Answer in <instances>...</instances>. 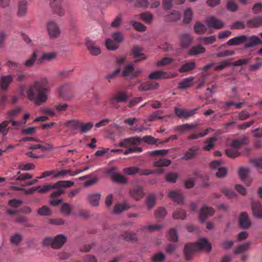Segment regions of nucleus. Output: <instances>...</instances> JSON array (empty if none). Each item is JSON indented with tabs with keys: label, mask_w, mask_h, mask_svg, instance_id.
<instances>
[{
	"label": "nucleus",
	"mask_w": 262,
	"mask_h": 262,
	"mask_svg": "<svg viewBox=\"0 0 262 262\" xmlns=\"http://www.w3.org/2000/svg\"><path fill=\"white\" fill-rule=\"evenodd\" d=\"M49 84V81L46 77H42L34 81L27 90L28 98L31 101L34 100L37 105L46 102L50 92Z\"/></svg>",
	"instance_id": "f257e3e1"
},
{
	"label": "nucleus",
	"mask_w": 262,
	"mask_h": 262,
	"mask_svg": "<svg viewBox=\"0 0 262 262\" xmlns=\"http://www.w3.org/2000/svg\"><path fill=\"white\" fill-rule=\"evenodd\" d=\"M211 249V245L205 238L200 239L196 243H188L185 245L184 255L186 260L192 258L194 252L199 250H205L209 252Z\"/></svg>",
	"instance_id": "f03ea898"
},
{
	"label": "nucleus",
	"mask_w": 262,
	"mask_h": 262,
	"mask_svg": "<svg viewBox=\"0 0 262 262\" xmlns=\"http://www.w3.org/2000/svg\"><path fill=\"white\" fill-rule=\"evenodd\" d=\"M128 99V97L126 92L118 91L112 94L108 100L104 102V106L107 107L108 105H110L113 107L118 108L120 107V103H125Z\"/></svg>",
	"instance_id": "7ed1b4c3"
},
{
	"label": "nucleus",
	"mask_w": 262,
	"mask_h": 262,
	"mask_svg": "<svg viewBox=\"0 0 262 262\" xmlns=\"http://www.w3.org/2000/svg\"><path fill=\"white\" fill-rule=\"evenodd\" d=\"M67 237L63 234H60L54 237H47L44 239L43 244L45 246L50 245L55 249L61 248L67 241Z\"/></svg>",
	"instance_id": "20e7f679"
},
{
	"label": "nucleus",
	"mask_w": 262,
	"mask_h": 262,
	"mask_svg": "<svg viewBox=\"0 0 262 262\" xmlns=\"http://www.w3.org/2000/svg\"><path fill=\"white\" fill-rule=\"evenodd\" d=\"M74 183L72 181H60L55 183L53 185L46 184L42 186L37 187L38 192L40 193H45L50 190L53 189V187H70L74 185Z\"/></svg>",
	"instance_id": "39448f33"
},
{
	"label": "nucleus",
	"mask_w": 262,
	"mask_h": 262,
	"mask_svg": "<svg viewBox=\"0 0 262 262\" xmlns=\"http://www.w3.org/2000/svg\"><path fill=\"white\" fill-rule=\"evenodd\" d=\"M12 124V126L17 128L21 125L22 122L20 121H16L13 119H9L3 121L0 124V134L4 136H6L10 129H12V126H9L10 123Z\"/></svg>",
	"instance_id": "423d86ee"
},
{
	"label": "nucleus",
	"mask_w": 262,
	"mask_h": 262,
	"mask_svg": "<svg viewBox=\"0 0 262 262\" xmlns=\"http://www.w3.org/2000/svg\"><path fill=\"white\" fill-rule=\"evenodd\" d=\"M123 172L125 174L129 176L136 174H139V175H148L152 173V172L149 169H141L135 166L124 168Z\"/></svg>",
	"instance_id": "0eeeda50"
},
{
	"label": "nucleus",
	"mask_w": 262,
	"mask_h": 262,
	"mask_svg": "<svg viewBox=\"0 0 262 262\" xmlns=\"http://www.w3.org/2000/svg\"><path fill=\"white\" fill-rule=\"evenodd\" d=\"M47 29L49 35L51 38H56L59 37L60 34V31L59 27L53 21H50L47 23Z\"/></svg>",
	"instance_id": "6e6552de"
},
{
	"label": "nucleus",
	"mask_w": 262,
	"mask_h": 262,
	"mask_svg": "<svg viewBox=\"0 0 262 262\" xmlns=\"http://www.w3.org/2000/svg\"><path fill=\"white\" fill-rule=\"evenodd\" d=\"M177 75L173 73L168 74L163 71H157L151 73L148 78L150 79H160L174 78Z\"/></svg>",
	"instance_id": "1a4fd4ad"
},
{
	"label": "nucleus",
	"mask_w": 262,
	"mask_h": 262,
	"mask_svg": "<svg viewBox=\"0 0 262 262\" xmlns=\"http://www.w3.org/2000/svg\"><path fill=\"white\" fill-rule=\"evenodd\" d=\"M246 41L245 42L244 48H253L258 45H262V41L256 35L248 36L246 35Z\"/></svg>",
	"instance_id": "9d476101"
},
{
	"label": "nucleus",
	"mask_w": 262,
	"mask_h": 262,
	"mask_svg": "<svg viewBox=\"0 0 262 262\" xmlns=\"http://www.w3.org/2000/svg\"><path fill=\"white\" fill-rule=\"evenodd\" d=\"M198 110V108H196L191 110H187L185 109L175 107L174 113L179 118L183 117L185 119H187L188 117L194 115L195 114L196 111Z\"/></svg>",
	"instance_id": "9b49d317"
},
{
	"label": "nucleus",
	"mask_w": 262,
	"mask_h": 262,
	"mask_svg": "<svg viewBox=\"0 0 262 262\" xmlns=\"http://www.w3.org/2000/svg\"><path fill=\"white\" fill-rule=\"evenodd\" d=\"M213 214L214 209L205 205L200 210L199 213L200 220L201 222L204 223L207 220L208 216H212Z\"/></svg>",
	"instance_id": "f8f14e48"
},
{
	"label": "nucleus",
	"mask_w": 262,
	"mask_h": 262,
	"mask_svg": "<svg viewBox=\"0 0 262 262\" xmlns=\"http://www.w3.org/2000/svg\"><path fill=\"white\" fill-rule=\"evenodd\" d=\"M62 1L49 0L53 11L59 16H62L64 14V10L61 7Z\"/></svg>",
	"instance_id": "ddd939ff"
},
{
	"label": "nucleus",
	"mask_w": 262,
	"mask_h": 262,
	"mask_svg": "<svg viewBox=\"0 0 262 262\" xmlns=\"http://www.w3.org/2000/svg\"><path fill=\"white\" fill-rule=\"evenodd\" d=\"M86 46L92 55L97 56L101 53L100 48L95 42L88 40L86 42Z\"/></svg>",
	"instance_id": "4468645a"
},
{
	"label": "nucleus",
	"mask_w": 262,
	"mask_h": 262,
	"mask_svg": "<svg viewBox=\"0 0 262 262\" xmlns=\"http://www.w3.org/2000/svg\"><path fill=\"white\" fill-rule=\"evenodd\" d=\"M132 54L136 59L135 62L142 61L146 58V55L143 53L142 49L138 46H135L132 48Z\"/></svg>",
	"instance_id": "2eb2a0df"
},
{
	"label": "nucleus",
	"mask_w": 262,
	"mask_h": 262,
	"mask_svg": "<svg viewBox=\"0 0 262 262\" xmlns=\"http://www.w3.org/2000/svg\"><path fill=\"white\" fill-rule=\"evenodd\" d=\"M207 25L209 27L213 28L216 29H222L224 26V23L220 20L216 18L214 16H211L206 20Z\"/></svg>",
	"instance_id": "dca6fc26"
},
{
	"label": "nucleus",
	"mask_w": 262,
	"mask_h": 262,
	"mask_svg": "<svg viewBox=\"0 0 262 262\" xmlns=\"http://www.w3.org/2000/svg\"><path fill=\"white\" fill-rule=\"evenodd\" d=\"M198 126V124L185 123L180 125L176 126L174 127L173 129L175 132H177L180 134H184L188 130L196 128Z\"/></svg>",
	"instance_id": "f3484780"
},
{
	"label": "nucleus",
	"mask_w": 262,
	"mask_h": 262,
	"mask_svg": "<svg viewBox=\"0 0 262 262\" xmlns=\"http://www.w3.org/2000/svg\"><path fill=\"white\" fill-rule=\"evenodd\" d=\"M252 210L253 215L259 219H262V205L258 201L252 202Z\"/></svg>",
	"instance_id": "a211bd4d"
},
{
	"label": "nucleus",
	"mask_w": 262,
	"mask_h": 262,
	"mask_svg": "<svg viewBox=\"0 0 262 262\" xmlns=\"http://www.w3.org/2000/svg\"><path fill=\"white\" fill-rule=\"evenodd\" d=\"M141 139L138 137H133L123 139L119 143L120 147H127V145H136L140 143Z\"/></svg>",
	"instance_id": "6ab92c4d"
},
{
	"label": "nucleus",
	"mask_w": 262,
	"mask_h": 262,
	"mask_svg": "<svg viewBox=\"0 0 262 262\" xmlns=\"http://www.w3.org/2000/svg\"><path fill=\"white\" fill-rule=\"evenodd\" d=\"M14 79V75H7L1 76L0 78L1 88L3 90H7L10 84Z\"/></svg>",
	"instance_id": "aec40b11"
},
{
	"label": "nucleus",
	"mask_w": 262,
	"mask_h": 262,
	"mask_svg": "<svg viewBox=\"0 0 262 262\" xmlns=\"http://www.w3.org/2000/svg\"><path fill=\"white\" fill-rule=\"evenodd\" d=\"M193 38L192 36L188 33H184L179 37L180 43L183 48L188 47L192 42Z\"/></svg>",
	"instance_id": "412c9836"
},
{
	"label": "nucleus",
	"mask_w": 262,
	"mask_h": 262,
	"mask_svg": "<svg viewBox=\"0 0 262 262\" xmlns=\"http://www.w3.org/2000/svg\"><path fill=\"white\" fill-rule=\"evenodd\" d=\"M239 224L240 226L244 229H247L250 227L251 223L249 216L246 212H243L241 213L239 217Z\"/></svg>",
	"instance_id": "4be33fe9"
},
{
	"label": "nucleus",
	"mask_w": 262,
	"mask_h": 262,
	"mask_svg": "<svg viewBox=\"0 0 262 262\" xmlns=\"http://www.w3.org/2000/svg\"><path fill=\"white\" fill-rule=\"evenodd\" d=\"M159 86L158 83L155 82L147 81L141 84L138 87V90L140 91H147L151 90L157 89Z\"/></svg>",
	"instance_id": "5701e85b"
},
{
	"label": "nucleus",
	"mask_w": 262,
	"mask_h": 262,
	"mask_svg": "<svg viewBox=\"0 0 262 262\" xmlns=\"http://www.w3.org/2000/svg\"><path fill=\"white\" fill-rule=\"evenodd\" d=\"M246 35H240L230 39L227 42L228 46H239L242 43L245 44L246 41Z\"/></svg>",
	"instance_id": "b1692460"
},
{
	"label": "nucleus",
	"mask_w": 262,
	"mask_h": 262,
	"mask_svg": "<svg viewBox=\"0 0 262 262\" xmlns=\"http://www.w3.org/2000/svg\"><path fill=\"white\" fill-rule=\"evenodd\" d=\"M130 194L132 198L136 200L142 198L144 193L142 187L137 186L130 190Z\"/></svg>",
	"instance_id": "393cba45"
},
{
	"label": "nucleus",
	"mask_w": 262,
	"mask_h": 262,
	"mask_svg": "<svg viewBox=\"0 0 262 262\" xmlns=\"http://www.w3.org/2000/svg\"><path fill=\"white\" fill-rule=\"evenodd\" d=\"M27 13V2L26 0H19L18 5L17 15L22 17Z\"/></svg>",
	"instance_id": "a878e982"
},
{
	"label": "nucleus",
	"mask_w": 262,
	"mask_h": 262,
	"mask_svg": "<svg viewBox=\"0 0 262 262\" xmlns=\"http://www.w3.org/2000/svg\"><path fill=\"white\" fill-rule=\"evenodd\" d=\"M198 150L199 148L196 147H193L189 148L185 152L182 159L187 161L194 158L198 154Z\"/></svg>",
	"instance_id": "bb28decb"
},
{
	"label": "nucleus",
	"mask_w": 262,
	"mask_h": 262,
	"mask_svg": "<svg viewBox=\"0 0 262 262\" xmlns=\"http://www.w3.org/2000/svg\"><path fill=\"white\" fill-rule=\"evenodd\" d=\"M101 195L100 193H91L88 195L87 198L90 204L93 206H98L99 204V200Z\"/></svg>",
	"instance_id": "cd10ccee"
},
{
	"label": "nucleus",
	"mask_w": 262,
	"mask_h": 262,
	"mask_svg": "<svg viewBox=\"0 0 262 262\" xmlns=\"http://www.w3.org/2000/svg\"><path fill=\"white\" fill-rule=\"evenodd\" d=\"M130 205L127 202L120 204L117 203L115 204L114 208V212L116 214H119L123 211L127 210L130 208Z\"/></svg>",
	"instance_id": "c85d7f7f"
},
{
	"label": "nucleus",
	"mask_w": 262,
	"mask_h": 262,
	"mask_svg": "<svg viewBox=\"0 0 262 262\" xmlns=\"http://www.w3.org/2000/svg\"><path fill=\"white\" fill-rule=\"evenodd\" d=\"M196 67L195 63L194 61H189L184 64L179 69L181 73L190 72L194 70Z\"/></svg>",
	"instance_id": "c756f323"
},
{
	"label": "nucleus",
	"mask_w": 262,
	"mask_h": 262,
	"mask_svg": "<svg viewBox=\"0 0 262 262\" xmlns=\"http://www.w3.org/2000/svg\"><path fill=\"white\" fill-rule=\"evenodd\" d=\"M168 196L178 204L181 205L183 203V196L176 191H170L168 193Z\"/></svg>",
	"instance_id": "7c9ffc66"
},
{
	"label": "nucleus",
	"mask_w": 262,
	"mask_h": 262,
	"mask_svg": "<svg viewBox=\"0 0 262 262\" xmlns=\"http://www.w3.org/2000/svg\"><path fill=\"white\" fill-rule=\"evenodd\" d=\"M247 26L249 28H258L262 25V16L255 17L247 21Z\"/></svg>",
	"instance_id": "2f4dec72"
},
{
	"label": "nucleus",
	"mask_w": 262,
	"mask_h": 262,
	"mask_svg": "<svg viewBox=\"0 0 262 262\" xmlns=\"http://www.w3.org/2000/svg\"><path fill=\"white\" fill-rule=\"evenodd\" d=\"M206 49L201 45H199L191 47L188 52L189 55H196L205 52Z\"/></svg>",
	"instance_id": "473e14b6"
},
{
	"label": "nucleus",
	"mask_w": 262,
	"mask_h": 262,
	"mask_svg": "<svg viewBox=\"0 0 262 262\" xmlns=\"http://www.w3.org/2000/svg\"><path fill=\"white\" fill-rule=\"evenodd\" d=\"M5 66L10 72H15L20 69V64L11 60H8L5 63Z\"/></svg>",
	"instance_id": "72a5a7b5"
},
{
	"label": "nucleus",
	"mask_w": 262,
	"mask_h": 262,
	"mask_svg": "<svg viewBox=\"0 0 262 262\" xmlns=\"http://www.w3.org/2000/svg\"><path fill=\"white\" fill-rule=\"evenodd\" d=\"M134 64L133 63L127 64L124 70L122 71V75L123 77H129L132 79V75L133 73Z\"/></svg>",
	"instance_id": "f704fd0d"
},
{
	"label": "nucleus",
	"mask_w": 262,
	"mask_h": 262,
	"mask_svg": "<svg viewBox=\"0 0 262 262\" xmlns=\"http://www.w3.org/2000/svg\"><path fill=\"white\" fill-rule=\"evenodd\" d=\"M36 59L37 53L34 51L31 57L25 61L24 65L27 68H31L34 66Z\"/></svg>",
	"instance_id": "c9c22d12"
},
{
	"label": "nucleus",
	"mask_w": 262,
	"mask_h": 262,
	"mask_svg": "<svg viewBox=\"0 0 262 262\" xmlns=\"http://www.w3.org/2000/svg\"><path fill=\"white\" fill-rule=\"evenodd\" d=\"M193 80L194 77L192 76L184 79L182 81L179 83V89H185L190 87L191 85V82L193 81Z\"/></svg>",
	"instance_id": "e433bc0d"
},
{
	"label": "nucleus",
	"mask_w": 262,
	"mask_h": 262,
	"mask_svg": "<svg viewBox=\"0 0 262 262\" xmlns=\"http://www.w3.org/2000/svg\"><path fill=\"white\" fill-rule=\"evenodd\" d=\"M72 207L68 203H64L62 204L60 211L65 216H69L72 211Z\"/></svg>",
	"instance_id": "4c0bfd02"
},
{
	"label": "nucleus",
	"mask_w": 262,
	"mask_h": 262,
	"mask_svg": "<svg viewBox=\"0 0 262 262\" xmlns=\"http://www.w3.org/2000/svg\"><path fill=\"white\" fill-rule=\"evenodd\" d=\"M186 217V212L182 209H178L173 213V218L175 220H185Z\"/></svg>",
	"instance_id": "58836bf2"
},
{
	"label": "nucleus",
	"mask_w": 262,
	"mask_h": 262,
	"mask_svg": "<svg viewBox=\"0 0 262 262\" xmlns=\"http://www.w3.org/2000/svg\"><path fill=\"white\" fill-rule=\"evenodd\" d=\"M217 140L215 137L210 138L206 140V145L203 147V149L207 151L210 150L214 146V142Z\"/></svg>",
	"instance_id": "ea45409f"
},
{
	"label": "nucleus",
	"mask_w": 262,
	"mask_h": 262,
	"mask_svg": "<svg viewBox=\"0 0 262 262\" xmlns=\"http://www.w3.org/2000/svg\"><path fill=\"white\" fill-rule=\"evenodd\" d=\"M171 163V162L170 160L160 159L154 162V166L156 167H166L169 166Z\"/></svg>",
	"instance_id": "a19ab883"
},
{
	"label": "nucleus",
	"mask_w": 262,
	"mask_h": 262,
	"mask_svg": "<svg viewBox=\"0 0 262 262\" xmlns=\"http://www.w3.org/2000/svg\"><path fill=\"white\" fill-rule=\"evenodd\" d=\"M27 76L28 75L26 73L21 71H18L17 72L16 75L14 76V78H15L16 82L21 83L25 80Z\"/></svg>",
	"instance_id": "79ce46f5"
},
{
	"label": "nucleus",
	"mask_w": 262,
	"mask_h": 262,
	"mask_svg": "<svg viewBox=\"0 0 262 262\" xmlns=\"http://www.w3.org/2000/svg\"><path fill=\"white\" fill-rule=\"evenodd\" d=\"M195 32L199 34H202L206 32L207 28L206 26L200 22H197L194 26Z\"/></svg>",
	"instance_id": "37998d69"
},
{
	"label": "nucleus",
	"mask_w": 262,
	"mask_h": 262,
	"mask_svg": "<svg viewBox=\"0 0 262 262\" xmlns=\"http://www.w3.org/2000/svg\"><path fill=\"white\" fill-rule=\"evenodd\" d=\"M199 40L205 45L212 44L215 41L216 36L215 35H212L206 37H200L199 38Z\"/></svg>",
	"instance_id": "c03bdc74"
},
{
	"label": "nucleus",
	"mask_w": 262,
	"mask_h": 262,
	"mask_svg": "<svg viewBox=\"0 0 262 262\" xmlns=\"http://www.w3.org/2000/svg\"><path fill=\"white\" fill-rule=\"evenodd\" d=\"M121 237L126 241H130L135 242L137 241V237L131 232L128 231L122 232V233L121 235Z\"/></svg>",
	"instance_id": "a18cd8bd"
},
{
	"label": "nucleus",
	"mask_w": 262,
	"mask_h": 262,
	"mask_svg": "<svg viewBox=\"0 0 262 262\" xmlns=\"http://www.w3.org/2000/svg\"><path fill=\"white\" fill-rule=\"evenodd\" d=\"M22 110V107L18 106L8 112L7 115L9 119H13V117L18 116Z\"/></svg>",
	"instance_id": "49530a36"
},
{
	"label": "nucleus",
	"mask_w": 262,
	"mask_h": 262,
	"mask_svg": "<svg viewBox=\"0 0 262 262\" xmlns=\"http://www.w3.org/2000/svg\"><path fill=\"white\" fill-rule=\"evenodd\" d=\"M81 122L77 120H71L66 123V125L69 127H70L74 130L80 129Z\"/></svg>",
	"instance_id": "de8ad7c7"
},
{
	"label": "nucleus",
	"mask_w": 262,
	"mask_h": 262,
	"mask_svg": "<svg viewBox=\"0 0 262 262\" xmlns=\"http://www.w3.org/2000/svg\"><path fill=\"white\" fill-rule=\"evenodd\" d=\"M156 200V198L154 194H151L147 196L146 205L148 209H150L155 205Z\"/></svg>",
	"instance_id": "09e8293b"
},
{
	"label": "nucleus",
	"mask_w": 262,
	"mask_h": 262,
	"mask_svg": "<svg viewBox=\"0 0 262 262\" xmlns=\"http://www.w3.org/2000/svg\"><path fill=\"white\" fill-rule=\"evenodd\" d=\"M15 221L16 223L21 224L23 226L27 227H32V225L29 223L27 218L23 215L18 216L15 219Z\"/></svg>",
	"instance_id": "8fccbe9b"
},
{
	"label": "nucleus",
	"mask_w": 262,
	"mask_h": 262,
	"mask_svg": "<svg viewBox=\"0 0 262 262\" xmlns=\"http://www.w3.org/2000/svg\"><path fill=\"white\" fill-rule=\"evenodd\" d=\"M163 114V111L162 110H158L154 112L150 116L148 117V120L149 121H154L156 119H162L164 117L162 116Z\"/></svg>",
	"instance_id": "3c124183"
},
{
	"label": "nucleus",
	"mask_w": 262,
	"mask_h": 262,
	"mask_svg": "<svg viewBox=\"0 0 262 262\" xmlns=\"http://www.w3.org/2000/svg\"><path fill=\"white\" fill-rule=\"evenodd\" d=\"M140 17L147 24H150L153 19V15L149 12H145L141 13Z\"/></svg>",
	"instance_id": "603ef678"
},
{
	"label": "nucleus",
	"mask_w": 262,
	"mask_h": 262,
	"mask_svg": "<svg viewBox=\"0 0 262 262\" xmlns=\"http://www.w3.org/2000/svg\"><path fill=\"white\" fill-rule=\"evenodd\" d=\"M93 126V124L92 122L83 123L81 122L79 130L82 133H86L90 130Z\"/></svg>",
	"instance_id": "864d4df0"
},
{
	"label": "nucleus",
	"mask_w": 262,
	"mask_h": 262,
	"mask_svg": "<svg viewBox=\"0 0 262 262\" xmlns=\"http://www.w3.org/2000/svg\"><path fill=\"white\" fill-rule=\"evenodd\" d=\"M22 240V235L19 233H15L12 235L10 238L11 243L16 246L18 245Z\"/></svg>",
	"instance_id": "5fc2aeb1"
},
{
	"label": "nucleus",
	"mask_w": 262,
	"mask_h": 262,
	"mask_svg": "<svg viewBox=\"0 0 262 262\" xmlns=\"http://www.w3.org/2000/svg\"><path fill=\"white\" fill-rule=\"evenodd\" d=\"M18 175L17 177H14V178L17 181H25L32 178L33 176L29 173H21L20 171L17 172Z\"/></svg>",
	"instance_id": "6e6d98bb"
},
{
	"label": "nucleus",
	"mask_w": 262,
	"mask_h": 262,
	"mask_svg": "<svg viewBox=\"0 0 262 262\" xmlns=\"http://www.w3.org/2000/svg\"><path fill=\"white\" fill-rule=\"evenodd\" d=\"M248 139L247 138H244L241 140H234L232 142V146L235 148H238L242 145L247 143Z\"/></svg>",
	"instance_id": "4d7b16f0"
},
{
	"label": "nucleus",
	"mask_w": 262,
	"mask_h": 262,
	"mask_svg": "<svg viewBox=\"0 0 262 262\" xmlns=\"http://www.w3.org/2000/svg\"><path fill=\"white\" fill-rule=\"evenodd\" d=\"M131 23L134 29L137 31L141 32L145 31L146 27L144 24L134 20L131 21Z\"/></svg>",
	"instance_id": "13d9d810"
},
{
	"label": "nucleus",
	"mask_w": 262,
	"mask_h": 262,
	"mask_svg": "<svg viewBox=\"0 0 262 262\" xmlns=\"http://www.w3.org/2000/svg\"><path fill=\"white\" fill-rule=\"evenodd\" d=\"M51 213V210L47 206H43L38 210V214L41 216H49Z\"/></svg>",
	"instance_id": "bf43d9fd"
},
{
	"label": "nucleus",
	"mask_w": 262,
	"mask_h": 262,
	"mask_svg": "<svg viewBox=\"0 0 262 262\" xmlns=\"http://www.w3.org/2000/svg\"><path fill=\"white\" fill-rule=\"evenodd\" d=\"M23 202L19 199H11L8 202V205L11 207L17 208L22 205Z\"/></svg>",
	"instance_id": "052dcab7"
},
{
	"label": "nucleus",
	"mask_w": 262,
	"mask_h": 262,
	"mask_svg": "<svg viewBox=\"0 0 262 262\" xmlns=\"http://www.w3.org/2000/svg\"><path fill=\"white\" fill-rule=\"evenodd\" d=\"M55 57V54L53 53H45L39 58V61L42 63L45 60H51Z\"/></svg>",
	"instance_id": "680f3d73"
},
{
	"label": "nucleus",
	"mask_w": 262,
	"mask_h": 262,
	"mask_svg": "<svg viewBox=\"0 0 262 262\" xmlns=\"http://www.w3.org/2000/svg\"><path fill=\"white\" fill-rule=\"evenodd\" d=\"M250 244L248 243H245L244 244L239 245L236 248L234 253L235 254L242 253L246 251H247L249 247Z\"/></svg>",
	"instance_id": "e2e57ef3"
},
{
	"label": "nucleus",
	"mask_w": 262,
	"mask_h": 262,
	"mask_svg": "<svg viewBox=\"0 0 262 262\" xmlns=\"http://www.w3.org/2000/svg\"><path fill=\"white\" fill-rule=\"evenodd\" d=\"M165 259V255L162 252L155 254L151 258L152 262H163Z\"/></svg>",
	"instance_id": "0e129e2a"
},
{
	"label": "nucleus",
	"mask_w": 262,
	"mask_h": 262,
	"mask_svg": "<svg viewBox=\"0 0 262 262\" xmlns=\"http://www.w3.org/2000/svg\"><path fill=\"white\" fill-rule=\"evenodd\" d=\"M225 152L227 157L232 159L240 156V153L236 149H228Z\"/></svg>",
	"instance_id": "69168bd1"
},
{
	"label": "nucleus",
	"mask_w": 262,
	"mask_h": 262,
	"mask_svg": "<svg viewBox=\"0 0 262 262\" xmlns=\"http://www.w3.org/2000/svg\"><path fill=\"white\" fill-rule=\"evenodd\" d=\"M71 84L69 83H66L61 86L59 89V92L60 96L64 97V94L71 90Z\"/></svg>",
	"instance_id": "338daca9"
},
{
	"label": "nucleus",
	"mask_w": 262,
	"mask_h": 262,
	"mask_svg": "<svg viewBox=\"0 0 262 262\" xmlns=\"http://www.w3.org/2000/svg\"><path fill=\"white\" fill-rule=\"evenodd\" d=\"M180 17L181 14L179 12L173 11L167 16V19L169 21H176L180 19Z\"/></svg>",
	"instance_id": "774afa93"
}]
</instances>
